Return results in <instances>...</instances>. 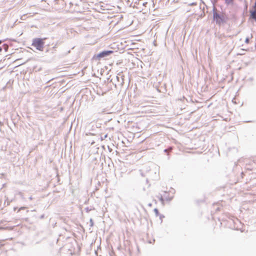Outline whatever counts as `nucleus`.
I'll return each mask as SVG.
<instances>
[{
    "label": "nucleus",
    "mask_w": 256,
    "mask_h": 256,
    "mask_svg": "<svg viewBox=\"0 0 256 256\" xmlns=\"http://www.w3.org/2000/svg\"><path fill=\"white\" fill-rule=\"evenodd\" d=\"M175 194L174 189L170 188H166L165 190H162L158 196V198L162 202L172 200Z\"/></svg>",
    "instance_id": "1"
},
{
    "label": "nucleus",
    "mask_w": 256,
    "mask_h": 256,
    "mask_svg": "<svg viewBox=\"0 0 256 256\" xmlns=\"http://www.w3.org/2000/svg\"><path fill=\"white\" fill-rule=\"evenodd\" d=\"M46 38H36L32 40V46L35 47L37 50L42 51L44 48V40Z\"/></svg>",
    "instance_id": "2"
},
{
    "label": "nucleus",
    "mask_w": 256,
    "mask_h": 256,
    "mask_svg": "<svg viewBox=\"0 0 256 256\" xmlns=\"http://www.w3.org/2000/svg\"><path fill=\"white\" fill-rule=\"evenodd\" d=\"M113 53L112 50L104 51L97 55H95L93 56V59L95 60H100L102 58L106 57L110 54Z\"/></svg>",
    "instance_id": "3"
},
{
    "label": "nucleus",
    "mask_w": 256,
    "mask_h": 256,
    "mask_svg": "<svg viewBox=\"0 0 256 256\" xmlns=\"http://www.w3.org/2000/svg\"><path fill=\"white\" fill-rule=\"evenodd\" d=\"M214 18L216 23L219 24L224 22V18L223 15H220L217 12H214Z\"/></svg>",
    "instance_id": "4"
},
{
    "label": "nucleus",
    "mask_w": 256,
    "mask_h": 256,
    "mask_svg": "<svg viewBox=\"0 0 256 256\" xmlns=\"http://www.w3.org/2000/svg\"><path fill=\"white\" fill-rule=\"evenodd\" d=\"M250 18L254 19L256 22V0L253 8L250 10Z\"/></svg>",
    "instance_id": "5"
},
{
    "label": "nucleus",
    "mask_w": 256,
    "mask_h": 256,
    "mask_svg": "<svg viewBox=\"0 0 256 256\" xmlns=\"http://www.w3.org/2000/svg\"><path fill=\"white\" fill-rule=\"evenodd\" d=\"M154 212L156 216H159L160 220H161V221H162V218H164V216H162L160 214L158 210L156 208L154 209Z\"/></svg>",
    "instance_id": "6"
},
{
    "label": "nucleus",
    "mask_w": 256,
    "mask_h": 256,
    "mask_svg": "<svg viewBox=\"0 0 256 256\" xmlns=\"http://www.w3.org/2000/svg\"><path fill=\"white\" fill-rule=\"evenodd\" d=\"M246 44H248L249 42V38H246Z\"/></svg>",
    "instance_id": "7"
},
{
    "label": "nucleus",
    "mask_w": 256,
    "mask_h": 256,
    "mask_svg": "<svg viewBox=\"0 0 256 256\" xmlns=\"http://www.w3.org/2000/svg\"><path fill=\"white\" fill-rule=\"evenodd\" d=\"M2 48L0 47V52H2Z\"/></svg>",
    "instance_id": "8"
},
{
    "label": "nucleus",
    "mask_w": 256,
    "mask_h": 256,
    "mask_svg": "<svg viewBox=\"0 0 256 256\" xmlns=\"http://www.w3.org/2000/svg\"><path fill=\"white\" fill-rule=\"evenodd\" d=\"M2 43V41L0 40V44Z\"/></svg>",
    "instance_id": "9"
},
{
    "label": "nucleus",
    "mask_w": 256,
    "mask_h": 256,
    "mask_svg": "<svg viewBox=\"0 0 256 256\" xmlns=\"http://www.w3.org/2000/svg\"><path fill=\"white\" fill-rule=\"evenodd\" d=\"M24 208H21L20 209H24Z\"/></svg>",
    "instance_id": "10"
}]
</instances>
